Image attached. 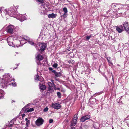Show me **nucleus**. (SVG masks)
<instances>
[{
	"label": "nucleus",
	"instance_id": "10",
	"mask_svg": "<svg viewBox=\"0 0 129 129\" xmlns=\"http://www.w3.org/2000/svg\"><path fill=\"white\" fill-rule=\"evenodd\" d=\"M48 84L49 86V90L51 92H52L53 91V89L54 87L55 86V84L54 83H52L50 82L48 83Z\"/></svg>",
	"mask_w": 129,
	"mask_h": 129
},
{
	"label": "nucleus",
	"instance_id": "18",
	"mask_svg": "<svg viewBox=\"0 0 129 129\" xmlns=\"http://www.w3.org/2000/svg\"><path fill=\"white\" fill-rule=\"evenodd\" d=\"M39 88L40 89L42 90H44L46 89V87L45 86L42 84H40Z\"/></svg>",
	"mask_w": 129,
	"mask_h": 129
},
{
	"label": "nucleus",
	"instance_id": "2",
	"mask_svg": "<svg viewBox=\"0 0 129 129\" xmlns=\"http://www.w3.org/2000/svg\"><path fill=\"white\" fill-rule=\"evenodd\" d=\"M16 28H18V27L15 28L14 26L10 24L7 27L6 31L8 33L12 34L15 32V29Z\"/></svg>",
	"mask_w": 129,
	"mask_h": 129
},
{
	"label": "nucleus",
	"instance_id": "48",
	"mask_svg": "<svg viewBox=\"0 0 129 129\" xmlns=\"http://www.w3.org/2000/svg\"><path fill=\"white\" fill-rule=\"evenodd\" d=\"M72 129H75V128H72Z\"/></svg>",
	"mask_w": 129,
	"mask_h": 129
},
{
	"label": "nucleus",
	"instance_id": "35",
	"mask_svg": "<svg viewBox=\"0 0 129 129\" xmlns=\"http://www.w3.org/2000/svg\"><path fill=\"white\" fill-rule=\"evenodd\" d=\"M28 42L31 45H33L34 44V42L32 41H29Z\"/></svg>",
	"mask_w": 129,
	"mask_h": 129
},
{
	"label": "nucleus",
	"instance_id": "9",
	"mask_svg": "<svg viewBox=\"0 0 129 129\" xmlns=\"http://www.w3.org/2000/svg\"><path fill=\"white\" fill-rule=\"evenodd\" d=\"M90 118V116L89 115H85L82 117L80 119V121L81 122H83L86 120L89 119Z\"/></svg>",
	"mask_w": 129,
	"mask_h": 129
},
{
	"label": "nucleus",
	"instance_id": "5",
	"mask_svg": "<svg viewBox=\"0 0 129 129\" xmlns=\"http://www.w3.org/2000/svg\"><path fill=\"white\" fill-rule=\"evenodd\" d=\"M14 39V38L11 36H9L7 39V42L8 45L14 47H16V45L13 44V41Z\"/></svg>",
	"mask_w": 129,
	"mask_h": 129
},
{
	"label": "nucleus",
	"instance_id": "23",
	"mask_svg": "<svg viewBox=\"0 0 129 129\" xmlns=\"http://www.w3.org/2000/svg\"><path fill=\"white\" fill-rule=\"evenodd\" d=\"M116 30L119 33H120L122 31L121 29L119 27H116Z\"/></svg>",
	"mask_w": 129,
	"mask_h": 129
},
{
	"label": "nucleus",
	"instance_id": "20",
	"mask_svg": "<svg viewBox=\"0 0 129 129\" xmlns=\"http://www.w3.org/2000/svg\"><path fill=\"white\" fill-rule=\"evenodd\" d=\"M48 17L49 18H54L55 17V15L53 13H52L51 14H49L48 15Z\"/></svg>",
	"mask_w": 129,
	"mask_h": 129
},
{
	"label": "nucleus",
	"instance_id": "40",
	"mask_svg": "<svg viewBox=\"0 0 129 129\" xmlns=\"http://www.w3.org/2000/svg\"><path fill=\"white\" fill-rule=\"evenodd\" d=\"M25 114H23L22 115V118L24 117L25 116Z\"/></svg>",
	"mask_w": 129,
	"mask_h": 129
},
{
	"label": "nucleus",
	"instance_id": "21",
	"mask_svg": "<svg viewBox=\"0 0 129 129\" xmlns=\"http://www.w3.org/2000/svg\"><path fill=\"white\" fill-rule=\"evenodd\" d=\"M29 37L26 36H24L23 37H22V39H24L25 41H28L29 40Z\"/></svg>",
	"mask_w": 129,
	"mask_h": 129
},
{
	"label": "nucleus",
	"instance_id": "47",
	"mask_svg": "<svg viewBox=\"0 0 129 129\" xmlns=\"http://www.w3.org/2000/svg\"><path fill=\"white\" fill-rule=\"evenodd\" d=\"M49 69L50 70H51L52 69L51 68H49Z\"/></svg>",
	"mask_w": 129,
	"mask_h": 129
},
{
	"label": "nucleus",
	"instance_id": "3",
	"mask_svg": "<svg viewBox=\"0 0 129 129\" xmlns=\"http://www.w3.org/2000/svg\"><path fill=\"white\" fill-rule=\"evenodd\" d=\"M16 8L14 7H11L10 8L9 10L6 11V14L12 17L16 13Z\"/></svg>",
	"mask_w": 129,
	"mask_h": 129
},
{
	"label": "nucleus",
	"instance_id": "26",
	"mask_svg": "<svg viewBox=\"0 0 129 129\" xmlns=\"http://www.w3.org/2000/svg\"><path fill=\"white\" fill-rule=\"evenodd\" d=\"M34 109L33 108H31L30 109H28L27 110V111L28 112H32L34 111Z\"/></svg>",
	"mask_w": 129,
	"mask_h": 129
},
{
	"label": "nucleus",
	"instance_id": "17",
	"mask_svg": "<svg viewBox=\"0 0 129 129\" xmlns=\"http://www.w3.org/2000/svg\"><path fill=\"white\" fill-rule=\"evenodd\" d=\"M52 72L55 75V76L56 77H59L61 75V73L59 72H56L55 70H53L52 71Z\"/></svg>",
	"mask_w": 129,
	"mask_h": 129
},
{
	"label": "nucleus",
	"instance_id": "30",
	"mask_svg": "<svg viewBox=\"0 0 129 129\" xmlns=\"http://www.w3.org/2000/svg\"><path fill=\"white\" fill-rule=\"evenodd\" d=\"M57 94L59 98H60L61 97V94L60 92H57Z\"/></svg>",
	"mask_w": 129,
	"mask_h": 129
},
{
	"label": "nucleus",
	"instance_id": "33",
	"mask_svg": "<svg viewBox=\"0 0 129 129\" xmlns=\"http://www.w3.org/2000/svg\"><path fill=\"white\" fill-rule=\"evenodd\" d=\"M58 66V64L57 63H54L53 65V67L54 68H55L57 67Z\"/></svg>",
	"mask_w": 129,
	"mask_h": 129
},
{
	"label": "nucleus",
	"instance_id": "15",
	"mask_svg": "<svg viewBox=\"0 0 129 129\" xmlns=\"http://www.w3.org/2000/svg\"><path fill=\"white\" fill-rule=\"evenodd\" d=\"M123 26L125 30L129 34V28L128 22H124L123 24Z\"/></svg>",
	"mask_w": 129,
	"mask_h": 129
},
{
	"label": "nucleus",
	"instance_id": "28",
	"mask_svg": "<svg viewBox=\"0 0 129 129\" xmlns=\"http://www.w3.org/2000/svg\"><path fill=\"white\" fill-rule=\"evenodd\" d=\"M30 123V121L29 120H27L26 122V126L28 127Z\"/></svg>",
	"mask_w": 129,
	"mask_h": 129
},
{
	"label": "nucleus",
	"instance_id": "36",
	"mask_svg": "<svg viewBox=\"0 0 129 129\" xmlns=\"http://www.w3.org/2000/svg\"><path fill=\"white\" fill-rule=\"evenodd\" d=\"M11 84L12 85L14 86H16V84L15 83V82H14V83H11Z\"/></svg>",
	"mask_w": 129,
	"mask_h": 129
},
{
	"label": "nucleus",
	"instance_id": "24",
	"mask_svg": "<svg viewBox=\"0 0 129 129\" xmlns=\"http://www.w3.org/2000/svg\"><path fill=\"white\" fill-rule=\"evenodd\" d=\"M91 35L87 36L85 37L86 40H89V39L91 37Z\"/></svg>",
	"mask_w": 129,
	"mask_h": 129
},
{
	"label": "nucleus",
	"instance_id": "8",
	"mask_svg": "<svg viewBox=\"0 0 129 129\" xmlns=\"http://www.w3.org/2000/svg\"><path fill=\"white\" fill-rule=\"evenodd\" d=\"M44 122V120L41 118H38L35 121V124L37 126L42 125Z\"/></svg>",
	"mask_w": 129,
	"mask_h": 129
},
{
	"label": "nucleus",
	"instance_id": "32",
	"mask_svg": "<svg viewBox=\"0 0 129 129\" xmlns=\"http://www.w3.org/2000/svg\"><path fill=\"white\" fill-rule=\"evenodd\" d=\"M62 16L64 18H66L67 16V13H64L63 15H62Z\"/></svg>",
	"mask_w": 129,
	"mask_h": 129
},
{
	"label": "nucleus",
	"instance_id": "49",
	"mask_svg": "<svg viewBox=\"0 0 129 129\" xmlns=\"http://www.w3.org/2000/svg\"><path fill=\"white\" fill-rule=\"evenodd\" d=\"M17 8H18V6H17Z\"/></svg>",
	"mask_w": 129,
	"mask_h": 129
},
{
	"label": "nucleus",
	"instance_id": "16",
	"mask_svg": "<svg viewBox=\"0 0 129 129\" xmlns=\"http://www.w3.org/2000/svg\"><path fill=\"white\" fill-rule=\"evenodd\" d=\"M36 59L39 61L42 60L44 58L43 56L40 54H38L36 56Z\"/></svg>",
	"mask_w": 129,
	"mask_h": 129
},
{
	"label": "nucleus",
	"instance_id": "34",
	"mask_svg": "<svg viewBox=\"0 0 129 129\" xmlns=\"http://www.w3.org/2000/svg\"><path fill=\"white\" fill-rule=\"evenodd\" d=\"M48 108L47 107H46L43 110L44 112H47L48 110Z\"/></svg>",
	"mask_w": 129,
	"mask_h": 129
},
{
	"label": "nucleus",
	"instance_id": "41",
	"mask_svg": "<svg viewBox=\"0 0 129 129\" xmlns=\"http://www.w3.org/2000/svg\"><path fill=\"white\" fill-rule=\"evenodd\" d=\"M51 81L52 82V83H54V81L52 79H51Z\"/></svg>",
	"mask_w": 129,
	"mask_h": 129
},
{
	"label": "nucleus",
	"instance_id": "19",
	"mask_svg": "<svg viewBox=\"0 0 129 129\" xmlns=\"http://www.w3.org/2000/svg\"><path fill=\"white\" fill-rule=\"evenodd\" d=\"M5 94V93L4 91L0 89V99L3 97Z\"/></svg>",
	"mask_w": 129,
	"mask_h": 129
},
{
	"label": "nucleus",
	"instance_id": "38",
	"mask_svg": "<svg viewBox=\"0 0 129 129\" xmlns=\"http://www.w3.org/2000/svg\"><path fill=\"white\" fill-rule=\"evenodd\" d=\"M53 121V120L52 119H50L49 120V122L50 123H52Z\"/></svg>",
	"mask_w": 129,
	"mask_h": 129
},
{
	"label": "nucleus",
	"instance_id": "37",
	"mask_svg": "<svg viewBox=\"0 0 129 129\" xmlns=\"http://www.w3.org/2000/svg\"><path fill=\"white\" fill-rule=\"evenodd\" d=\"M40 61L37 60L36 61V62L38 65H39L40 64Z\"/></svg>",
	"mask_w": 129,
	"mask_h": 129
},
{
	"label": "nucleus",
	"instance_id": "7",
	"mask_svg": "<svg viewBox=\"0 0 129 129\" xmlns=\"http://www.w3.org/2000/svg\"><path fill=\"white\" fill-rule=\"evenodd\" d=\"M111 6L113 8H116L115 7H117V8H118V9H119L120 6L122 8H127V7H129V5H125L123 6V5H119L116 3H113L111 4Z\"/></svg>",
	"mask_w": 129,
	"mask_h": 129
},
{
	"label": "nucleus",
	"instance_id": "25",
	"mask_svg": "<svg viewBox=\"0 0 129 129\" xmlns=\"http://www.w3.org/2000/svg\"><path fill=\"white\" fill-rule=\"evenodd\" d=\"M63 11L64 12V13H67V9L66 7H64L63 8Z\"/></svg>",
	"mask_w": 129,
	"mask_h": 129
},
{
	"label": "nucleus",
	"instance_id": "12",
	"mask_svg": "<svg viewBox=\"0 0 129 129\" xmlns=\"http://www.w3.org/2000/svg\"><path fill=\"white\" fill-rule=\"evenodd\" d=\"M78 119V117L77 116L72 119L71 122V126H75L77 123V121Z\"/></svg>",
	"mask_w": 129,
	"mask_h": 129
},
{
	"label": "nucleus",
	"instance_id": "50",
	"mask_svg": "<svg viewBox=\"0 0 129 129\" xmlns=\"http://www.w3.org/2000/svg\"><path fill=\"white\" fill-rule=\"evenodd\" d=\"M16 69V68H15L14 69Z\"/></svg>",
	"mask_w": 129,
	"mask_h": 129
},
{
	"label": "nucleus",
	"instance_id": "13",
	"mask_svg": "<svg viewBox=\"0 0 129 129\" xmlns=\"http://www.w3.org/2000/svg\"><path fill=\"white\" fill-rule=\"evenodd\" d=\"M18 19L22 22L25 20L26 19V17L23 15L19 14L18 17Z\"/></svg>",
	"mask_w": 129,
	"mask_h": 129
},
{
	"label": "nucleus",
	"instance_id": "27",
	"mask_svg": "<svg viewBox=\"0 0 129 129\" xmlns=\"http://www.w3.org/2000/svg\"><path fill=\"white\" fill-rule=\"evenodd\" d=\"M15 121V120L14 119H13L12 120H11L10 122L9 123V124H13L14 123V121Z\"/></svg>",
	"mask_w": 129,
	"mask_h": 129
},
{
	"label": "nucleus",
	"instance_id": "14",
	"mask_svg": "<svg viewBox=\"0 0 129 129\" xmlns=\"http://www.w3.org/2000/svg\"><path fill=\"white\" fill-rule=\"evenodd\" d=\"M34 79L35 80L39 81L41 82L44 80L42 76L40 77L38 74L35 76Z\"/></svg>",
	"mask_w": 129,
	"mask_h": 129
},
{
	"label": "nucleus",
	"instance_id": "29",
	"mask_svg": "<svg viewBox=\"0 0 129 129\" xmlns=\"http://www.w3.org/2000/svg\"><path fill=\"white\" fill-rule=\"evenodd\" d=\"M68 62L69 63V64H73L74 63V61L72 60H69L68 61Z\"/></svg>",
	"mask_w": 129,
	"mask_h": 129
},
{
	"label": "nucleus",
	"instance_id": "46",
	"mask_svg": "<svg viewBox=\"0 0 129 129\" xmlns=\"http://www.w3.org/2000/svg\"><path fill=\"white\" fill-rule=\"evenodd\" d=\"M112 79H113V81H114V79H113V76H112Z\"/></svg>",
	"mask_w": 129,
	"mask_h": 129
},
{
	"label": "nucleus",
	"instance_id": "39",
	"mask_svg": "<svg viewBox=\"0 0 129 129\" xmlns=\"http://www.w3.org/2000/svg\"><path fill=\"white\" fill-rule=\"evenodd\" d=\"M57 77H56L55 76L54 77L55 79L57 81H58L59 80V79L57 78Z\"/></svg>",
	"mask_w": 129,
	"mask_h": 129
},
{
	"label": "nucleus",
	"instance_id": "6",
	"mask_svg": "<svg viewBox=\"0 0 129 129\" xmlns=\"http://www.w3.org/2000/svg\"><path fill=\"white\" fill-rule=\"evenodd\" d=\"M21 37L19 36H17L15 39V40H19V41H18V43L22 44L21 45L18 44L16 45V46L17 47L20 46H22L23 44H25L26 43V42L25 41H24L23 39H21Z\"/></svg>",
	"mask_w": 129,
	"mask_h": 129
},
{
	"label": "nucleus",
	"instance_id": "43",
	"mask_svg": "<svg viewBox=\"0 0 129 129\" xmlns=\"http://www.w3.org/2000/svg\"><path fill=\"white\" fill-rule=\"evenodd\" d=\"M12 124H9V125L10 127H12Z\"/></svg>",
	"mask_w": 129,
	"mask_h": 129
},
{
	"label": "nucleus",
	"instance_id": "4",
	"mask_svg": "<svg viewBox=\"0 0 129 129\" xmlns=\"http://www.w3.org/2000/svg\"><path fill=\"white\" fill-rule=\"evenodd\" d=\"M40 47V50L43 52L44 51L45 48L47 47L46 44H43L42 43H38L37 45L36 46V48L37 50H39V48L38 47Z\"/></svg>",
	"mask_w": 129,
	"mask_h": 129
},
{
	"label": "nucleus",
	"instance_id": "1",
	"mask_svg": "<svg viewBox=\"0 0 129 129\" xmlns=\"http://www.w3.org/2000/svg\"><path fill=\"white\" fill-rule=\"evenodd\" d=\"M3 78L2 79L4 80L3 83L5 86L9 85L10 84V83H9L12 80V76H10L8 74H6L3 75Z\"/></svg>",
	"mask_w": 129,
	"mask_h": 129
},
{
	"label": "nucleus",
	"instance_id": "22",
	"mask_svg": "<svg viewBox=\"0 0 129 129\" xmlns=\"http://www.w3.org/2000/svg\"><path fill=\"white\" fill-rule=\"evenodd\" d=\"M107 59L109 63L112 65L113 64L112 62L111 61L110 57H107Z\"/></svg>",
	"mask_w": 129,
	"mask_h": 129
},
{
	"label": "nucleus",
	"instance_id": "44",
	"mask_svg": "<svg viewBox=\"0 0 129 129\" xmlns=\"http://www.w3.org/2000/svg\"><path fill=\"white\" fill-rule=\"evenodd\" d=\"M25 120H26V121H27V120H28V119H27V118H25Z\"/></svg>",
	"mask_w": 129,
	"mask_h": 129
},
{
	"label": "nucleus",
	"instance_id": "11",
	"mask_svg": "<svg viewBox=\"0 0 129 129\" xmlns=\"http://www.w3.org/2000/svg\"><path fill=\"white\" fill-rule=\"evenodd\" d=\"M52 107L57 109H58L61 108V105L59 103H53L52 105Z\"/></svg>",
	"mask_w": 129,
	"mask_h": 129
},
{
	"label": "nucleus",
	"instance_id": "42",
	"mask_svg": "<svg viewBox=\"0 0 129 129\" xmlns=\"http://www.w3.org/2000/svg\"><path fill=\"white\" fill-rule=\"evenodd\" d=\"M30 105H31V104H30V103L28 104H27V105L25 107H26L27 106H29Z\"/></svg>",
	"mask_w": 129,
	"mask_h": 129
},
{
	"label": "nucleus",
	"instance_id": "45",
	"mask_svg": "<svg viewBox=\"0 0 129 129\" xmlns=\"http://www.w3.org/2000/svg\"><path fill=\"white\" fill-rule=\"evenodd\" d=\"M2 12V10L0 8V13L1 12Z\"/></svg>",
	"mask_w": 129,
	"mask_h": 129
},
{
	"label": "nucleus",
	"instance_id": "31",
	"mask_svg": "<svg viewBox=\"0 0 129 129\" xmlns=\"http://www.w3.org/2000/svg\"><path fill=\"white\" fill-rule=\"evenodd\" d=\"M102 92H98V93H95L94 95L95 96L98 95H99L102 94Z\"/></svg>",
	"mask_w": 129,
	"mask_h": 129
}]
</instances>
